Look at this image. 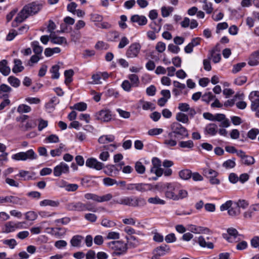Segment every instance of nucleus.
Returning <instances> with one entry per match:
<instances>
[{
  "mask_svg": "<svg viewBox=\"0 0 259 259\" xmlns=\"http://www.w3.org/2000/svg\"><path fill=\"white\" fill-rule=\"evenodd\" d=\"M42 4L37 2H33L25 6L18 14L14 21L17 23L23 22L30 15L36 14L42 9Z\"/></svg>",
  "mask_w": 259,
  "mask_h": 259,
  "instance_id": "1",
  "label": "nucleus"
},
{
  "mask_svg": "<svg viewBox=\"0 0 259 259\" xmlns=\"http://www.w3.org/2000/svg\"><path fill=\"white\" fill-rule=\"evenodd\" d=\"M116 203L123 204L135 207H142L146 204L145 199L141 197H125L119 201L114 200Z\"/></svg>",
  "mask_w": 259,
  "mask_h": 259,
  "instance_id": "2",
  "label": "nucleus"
},
{
  "mask_svg": "<svg viewBox=\"0 0 259 259\" xmlns=\"http://www.w3.org/2000/svg\"><path fill=\"white\" fill-rule=\"evenodd\" d=\"M108 245L117 255L125 253L127 250V244L122 241H112L108 243Z\"/></svg>",
  "mask_w": 259,
  "mask_h": 259,
  "instance_id": "3",
  "label": "nucleus"
},
{
  "mask_svg": "<svg viewBox=\"0 0 259 259\" xmlns=\"http://www.w3.org/2000/svg\"><path fill=\"white\" fill-rule=\"evenodd\" d=\"M153 166L151 168L150 172L154 174L155 177L152 178V180L156 181L158 177H161L163 174V169L160 168L161 161L157 157H154L152 160Z\"/></svg>",
  "mask_w": 259,
  "mask_h": 259,
  "instance_id": "4",
  "label": "nucleus"
},
{
  "mask_svg": "<svg viewBox=\"0 0 259 259\" xmlns=\"http://www.w3.org/2000/svg\"><path fill=\"white\" fill-rule=\"evenodd\" d=\"M172 131L171 132L176 137V135L181 136V138H188L189 134L187 129L183 126L181 124L176 122L172 123L171 126Z\"/></svg>",
  "mask_w": 259,
  "mask_h": 259,
  "instance_id": "5",
  "label": "nucleus"
},
{
  "mask_svg": "<svg viewBox=\"0 0 259 259\" xmlns=\"http://www.w3.org/2000/svg\"><path fill=\"white\" fill-rule=\"evenodd\" d=\"M96 119L101 122H109L112 119L110 111L107 109H103L97 112L95 115Z\"/></svg>",
  "mask_w": 259,
  "mask_h": 259,
  "instance_id": "6",
  "label": "nucleus"
},
{
  "mask_svg": "<svg viewBox=\"0 0 259 259\" xmlns=\"http://www.w3.org/2000/svg\"><path fill=\"white\" fill-rule=\"evenodd\" d=\"M141 45L139 43H133L128 48L126 52V56L128 58L137 57L140 53Z\"/></svg>",
  "mask_w": 259,
  "mask_h": 259,
  "instance_id": "7",
  "label": "nucleus"
},
{
  "mask_svg": "<svg viewBox=\"0 0 259 259\" xmlns=\"http://www.w3.org/2000/svg\"><path fill=\"white\" fill-rule=\"evenodd\" d=\"M169 251L170 248L167 245L157 247L154 250L151 259H160V256H164Z\"/></svg>",
  "mask_w": 259,
  "mask_h": 259,
  "instance_id": "8",
  "label": "nucleus"
},
{
  "mask_svg": "<svg viewBox=\"0 0 259 259\" xmlns=\"http://www.w3.org/2000/svg\"><path fill=\"white\" fill-rule=\"evenodd\" d=\"M227 234L224 235V238L229 242H236L239 241L238 237L239 236L236 229L231 228L227 230Z\"/></svg>",
  "mask_w": 259,
  "mask_h": 259,
  "instance_id": "9",
  "label": "nucleus"
},
{
  "mask_svg": "<svg viewBox=\"0 0 259 259\" xmlns=\"http://www.w3.org/2000/svg\"><path fill=\"white\" fill-rule=\"evenodd\" d=\"M166 190L165 192L166 198L177 201V189L175 187L170 183H166Z\"/></svg>",
  "mask_w": 259,
  "mask_h": 259,
  "instance_id": "10",
  "label": "nucleus"
},
{
  "mask_svg": "<svg viewBox=\"0 0 259 259\" xmlns=\"http://www.w3.org/2000/svg\"><path fill=\"white\" fill-rule=\"evenodd\" d=\"M237 155L240 157L241 163L246 165H250L255 162V160L252 156L246 155L245 153L242 150L237 152Z\"/></svg>",
  "mask_w": 259,
  "mask_h": 259,
  "instance_id": "11",
  "label": "nucleus"
},
{
  "mask_svg": "<svg viewBox=\"0 0 259 259\" xmlns=\"http://www.w3.org/2000/svg\"><path fill=\"white\" fill-rule=\"evenodd\" d=\"M69 170L68 165L64 162L60 163V164L55 167L54 169V175L56 177L60 176L62 174L68 173Z\"/></svg>",
  "mask_w": 259,
  "mask_h": 259,
  "instance_id": "12",
  "label": "nucleus"
},
{
  "mask_svg": "<svg viewBox=\"0 0 259 259\" xmlns=\"http://www.w3.org/2000/svg\"><path fill=\"white\" fill-rule=\"evenodd\" d=\"M85 164L88 167L100 170L104 167V164L94 158H89L87 160Z\"/></svg>",
  "mask_w": 259,
  "mask_h": 259,
  "instance_id": "13",
  "label": "nucleus"
},
{
  "mask_svg": "<svg viewBox=\"0 0 259 259\" xmlns=\"http://www.w3.org/2000/svg\"><path fill=\"white\" fill-rule=\"evenodd\" d=\"M84 203L81 202L69 203L66 205L67 209L71 211H84Z\"/></svg>",
  "mask_w": 259,
  "mask_h": 259,
  "instance_id": "14",
  "label": "nucleus"
},
{
  "mask_svg": "<svg viewBox=\"0 0 259 259\" xmlns=\"http://www.w3.org/2000/svg\"><path fill=\"white\" fill-rule=\"evenodd\" d=\"M176 137L174 134L169 132L167 136H165L163 144L168 147L175 146L177 144Z\"/></svg>",
  "mask_w": 259,
  "mask_h": 259,
  "instance_id": "15",
  "label": "nucleus"
},
{
  "mask_svg": "<svg viewBox=\"0 0 259 259\" xmlns=\"http://www.w3.org/2000/svg\"><path fill=\"white\" fill-rule=\"evenodd\" d=\"M0 203H12L16 204H21V200L16 196H9L5 197H0Z\"/></svg>",
  "mask_w": 259,
  "mask_h": 259,
  "instance_id": "16",
  "label": "nucleus"
},
{
  "mask_svg": "<svg viewBox=\"0 0 259 259\" xmlns=\"http://www.w3.org/2000/svg\"><path fill=\"white\" fill-rule=\"evenodd\" d=\"M51 41L54 44L67 45V40L64 37L57 36L55 33H52L50 35Z\"/></svg>",
  "mask_w": 259,
  "mask_h": 259,
  "instance_id": "17",
  "label": "nucleus"
},
{
  "mask_svg": "<svg viewBox=\"0 0 259 259\" xmlns=\"http://www.w3.org/2000/svg\"><path fill=\"white\" fill-rule=\"evenodd\" d=\"M131 21L132 22L138 23L140 25H144L147 22V20L146 17L138 15H134L132 16L131 18Z\"/></svg>",
  "mask_w": 259,
  "mask_h": 259,
  "instance_id": "18",
  "label": "nucleus"
},
{
  "mask_svg": "<svg viewBox=\"0 0 259 259\" xmlns=\"http://www.w3.org/2000/svg\"><path fill=\"white\" fill-rule=\"evenodd\" d=\"M83 239V237L77 235L72 237L70 240V243L72 247H80Z\"/></svg>",
  "mask_w": 259,
  "mask_h": 259,
  "instance_id": "19",
  "label": "nucleus"
},
{
  "mask_svg": "<svg viewBox=\"0 0 259 259\" xmlns=\"http://www.w3.org/2000/svg\"><path fill=\"white\" fill-rule=\"evenodd\" d=\"M125 239L130 248H136L140 244L139 240L134 236H126Z\"/></svg>",
  "mask_w": 259,
  "mask_h": 259,
  "instance_id": "20",
  "label": "nucleus"
},
{
  "mask_svg": "<svg viewBox=\"0 0 259 259\" xmlns=\"http://www.w3.org/2000/svg\"><path fill=\"white\" fill-rule=\"evenodd\" d=\"M7 64L8 62L6 60H3L0 62V72L5 76L8 75L11 71Z\"/></svg>",
  "mask_w": 259,
  "mask_h": 259,
  "instance_id": "21",
  "label": "nucleus"
},
{
  "mask_svg": "<svg viewBox=\"0 0 259 259\" xmlns=\"http://www.w3.org/2000/svg\"><path fill=\"white\" fill-rule=\"evenodd\" d=\"M153 189V186L150 184L137 183V191L143 193Z\"/></svg>",
  "mask_w": 259,
  "mask_h": 259,
  "instance_id": "22",
  "label": "nucleus"
},
{
  "mask_svg": "<svg viewBox=\"0 0 259 259\" xmlns=\"http://www.w3.org/2000/svg\"><path fill=\"white\" fill-rule=\"evenodd\" d=\"M40 206H51L57 207L59 205V202L58 200H53L51 199H45L39 202Z\"/></svg>",
  "mask_w": 259,
  "mask_h": 259,
  "instance_id": "23",
  "label": "nucleus"
},
{
  "mask_svg": "<svg viewBox=\"0 0 259 259\" xmlns=\"http://www.w3.org/2000/svg\"><path fill=\"white\" fill-rule=\"evenodd\" d=\"M114 139L115 137L113 135H103L99 138L98 142L100 144H106L108 143L114 142Z\"/></svg>",
  "mask_w": 259,
  "mask_h": 259,
  "instance_id": "24",
  "label": "nucleus"
},
{
  "mask_svg": "<svg viewBox=\"0 0 259 259\" xmlns=\"http://www.w3.org/2000/svg\"><path fill=\"white\" fill-rule=\"evenodd\" d=\"M33 51L35 54L41 56L43 51V48L39 45V43L37 41H32L31 44Z\"/></svg>",
  "mask_w": 259,
  "mask_h": 259,
  "instance_id": "25",
  "label": "nucleus"
},
{
  "mask_svg": "<svg viewBox=\"0 0 259 259\" xmlns=\"http://www.w3.org/2000/svg\"><path fill=\"white\" fill-rule=\"evenodd\" d=\"M14 66L12 69L14 73H16L20 72L24 69V67L22 65V62L20 60L16 59L14 60Z\"/></svg>",
  "mask_w": 259,
  "mask_h": 259,
  "instance_id": "26",
  "label": "nucleus"
},
{
  "mask_svg": "<svg viewBox=\"0 0 259 259\" xmlns=\"http://www.w3.org/2000/svg\"><path fill=\"white\" fill-rule=\"evenodd\" d=\"M197 242L199 245L202 247H207L212 249L213 248V244L211 242H206L204 238L202 236H200L198 238Z\"/></svg>",
  "mask_w": 259,
  "mask_h": 259,
  "instance_id": "27",
  "label": "nucleus"
},
{
  "mask_svg": "<svg viewBox=\"0 0 259 259\" xmlns=\"http://www.w3.org/2000/svg\"><path fill=\"white\" fill-rule=\"evenodd\" d=\"M148 202L150 204H159V205H164L166 203L165 200L160 199L157 196H155V197H150L148 199Z\"/></svg>",
  "mask_w": 259,
  "mask_h": 259,
  "instance_id": "28",
  "label": "nucleus"
},
{
  "mask_svg": "<svg viewBox=\"0 0 259 259\" xmlns=\"http://www.w3.org/2000/svg\"><path fill=\"white\" fill-rule=\"evenodd\" d=\"M217 125L214 123L207 125L205 127V131L208 135H215L217 133Z\"/></svg>",
  "mask_w": 259,
  "mask_h": 259,
  "instance_id": "29",
  "label": "nucleus"
},
{
  "mask_svg": "<svg viewBox=\"0 0 259 259\" xmlns=\"http://www.w3.org/2000/svg\"><path fill=\"white\" fill-rule=\"evenodd\" d=\"M179 177L184 180H187L191 177V171L188 169L181 170L179 172Z\"/></svg>",
  "mask_w": 259,
  "mask_h": 259,
  "instance_id": "30",
  "label": "nucleus"
},
{
  "mask_svg": "<svg viewBox=\"0 0 259 259\" xmlns=\"http://www.w3.org/2000/svg\"><path fill=\"white\" fill-rule=\"evenodd\" d=\"M208 57H210V60L212 59L214 63L219 62L221 59V54L217 52L215 50L210 51V55Z\"/></svg>",
  "mask_w": 259,
  "mask_h": 259,
  "instance_id": "31",
  "label": "nucleus"
},
{
  "mask_svg": "<svg viewBox=\"0 0 259 259\" xmlns=\"http://www.w3.org/2000/svg\"><path fill=\"white\" fill-rule=\"evenodd\" d=\"M176 119L183 123H188L189 122V118L187 115L182 113L179 112L176 114Z\"/></svg>",
  "mask_w": 259,
  "mask_h": 259,
  "instance_id": "32",
  "label": "nucleus"
},
{
  "mask_svg": "<svg viewBox=\"0 0 259 259\" xmlns=\"http://www.w3.org/2000/svg\"><path fill=\"white\" fill-rule=\"evenodd\" d=\"M74 74V71L72 69H69L65 71L64 76L65 77V83L66 84H69L72 81V77Z\"/></svg>",
  "mask_w": 259,
  "mask_h": 259,
  "instance_id": "33",
  "label": "nucleus"
},
{
  "mask_svg": "<svg viewBox=\"0 0 259 259\" xmlns=\"http://www.w3.org/2000/svg\"><path fill=\"white\" fill-rule=\"evenodd\" d=\"M16 230L15 222H9L5 225L4 232L9 233L10 232H14Z\"/></svg>",
  "mask_w": 259,
  "mask_h": 259,
  "instance_id": "34",
  "label": "nucleus"
},
{
  "mask_svg": "<svg viewBox=\"0 0 259 259\" xmlns=\"http://www.w3.org/2000/svg\"><path fill=\"white\" fill-rule=\"evenodd\" d=\"M60 66L58 65H55L52 66L50 70V72L52 73V78L53 79H58L60 76V73L59 70Z\"/></svg>",
  "mask_w": 259,
  "mask_h": 259,
  "instance_id": "35",
  "label": "nucleus"
},
{
  "mask_svg": "<svg viewBox=\"0 0 259 259\" xmlns=\"http://www.w3.org/2000/svg\"><path fill=\"white\" fill-rule=\"evenodd\" d=\"M240 210L236 205L232 207L231 206L228 211V214L231 217L237 216L240 214Z\"/></svg>",
  "mask_w": 259,
  "mask_h": 259,
  "instance_id": "36",
  "label": "nucleus"
},
{
  "mask_svg": "<svg viewBox=\"0 0 259 259\" xmlns=\"http://www.w3.org/2000/svg\"><path fill=\"white\" fill-rule=\"evenodd\" d=\"M8 81L9 83L14 88H18L20 84V80L13 76H10L9 77Z\"/></svg>",
  "mask_w": 259,
  "mask_h": 259,
  "instance_id": "37",
  "label": "nucleus"
},
{
  "mask_svg": "<svg viewBox=\"0 0 259 259\" xmlns=\"http://www.w3.org/2000/svg\"><path fill=\"white\" fill-rule=\"evenodd\" d=\"M179 146L182 148L191 149L194 147V143L192 140L182 141L179 143Z\"/></svg>",
  "mask_w": 259,
  "mask_h": 259,
  "instance_id": "38",
  "label": "nucleus"
},
{
  "mask_svg": "<svg viewBox=\"0 0 259 259\" xmlns=\"http://www.w3.org/2000/svg\"><path fill=\"white\" fill-rule=\"evenodd\" d=\"M237 205V207L240 208L245 209L249 206V202L244 199H239L234 204Z\"/></svg>",
  "mask_w": 259,
  "mask_h": 259,
  "instance_id": "39",
  "label": "nucleus"
},
{
  "mask_svg": "<svg viewBox=\"0 0 259 259\" xmlns=\"http://www.w3.org/2000/svg\"><path fill=\"white\" fill-rule=\"evenodd\" d=\"M23 154L25 160L27 159L32 160L36 158V155L32 149L29 150L25 152H23Z\"/></svg>",
  "mask_w": 259,
  "mask_h": 259,
  "instance_id": "40",
  "label": "nucleus"
},
{
  "mask_svg": "<svg viewBox=\"0 0 259 259\" xmlns=\"http://www.w3.org/2000/svg\"><path fill=\"white\" fill-rule=\"evenodd\" d=\"M173 11L174 8L172 7H162L161 8V15L163 17H167Z\"/></svg>",
  "mask_w": 259,
  "mask_h": 259,
  "instance_id": "41",
  "label": "nucleus"
},
{
  "mask_svg": "<svg viewBox=\"0 0 259 259\" xmlns=\"http://www.w3.org/2000/svg\"><path fill=\"white\" fill-rule=\"evenodd\" d=\"M259 57L256 56V55L254 54V53H252V54L250 55L249 61H248V64L250 66H255L257 65L259 62H258Z\"/></svg>",
  "mask_w": 259,
  "mask_h": 259,
  "instance_id": "42",
  "label": "nucleus"
},
{
  "mask_svg": "<svg viewBox=\"0 0 259 259\" xmlns=\"http://www.w3.org/2000/svg\"><path fill=\"white\" fill-rule=\"evenodd\" d=\"M12 91V88L6 84H2L0 85V94L5 93L4 96H8V94Z\"/></svg>",
  "mask_w": 259,
  "mask_h": 259,
  "instance_id": "43",
  "label": "nucleus"
},
{
  "mask_svg": "<svg viewBox=\"0 0 259 259\" xmlns=\"http://www.w3.org/2000/svg\"><path fill=\"white\" fill-rule=\"evenodd\" d=\"M135 168L136 171L140 174H143L145 171V167L140 161H137L135 163Z\"/></svg>",
  "mask_w": 259,
  "mask_h": 259,
  "instance_id": "44",
  "label": "nucleus"
},
{
  "mask_svg": "<svg viewBox=\"0 0 259 259\" xmlns=\"http://www.w3.org/2000/svg\"><path fill=\"white\" fill-rule=\"evenodd\" d=\"M31 111V108L25 104L20 105L17 108V112L20 113H28Z\"/></svg>",
  "mask_w": 259,
  "mask_h": 259,
  "instance_id": "45",
  "label": "nucleus"
},
{
  "mask_svg": "<svg viewBox=\"0 0 259 259\" xmlns=\"http://www.w3.org/2000/svg\"><path fill=\"white\" fill-rule=\"evenodd\" d=\"M128 79L132 82V85L134 87H137L139 83V79L138 75L135 74H132L128 75Z\"/></svg>",
  "mask_w": 259,
  "mask_h": 259,
  "instance_id": "46",
  "label": "nucleus"
},
{
  "mask_svg": "<svg viewBox=\"0 0 259 259\" xmlns=\"http://www.w3.org/2000/svg\"><path fill=\"white\" fill-rule=\"evenodd\" d=\"M235 159L233 158L232 159H229L226 161H225L223 166L226 168H232L235 166Z\"/></svg>",
  "mask_w": 259,
  "mask_h": 259,
  "instance_id": "47",
  "label": "nucleus"
},
{
  "mask_svg": "<svg viewBox=\"0 0 259 259\" xmlns=\"http://www.w3.org/2000/svg\"><path fill=\"white\" fill-rule=\"evenodd\" d=\"M127 18L125 15H122L120 17V20L118 22L119 27L122 29H125L127 27V25L125 23Z\"/></svg>",
  "mask_w": 259,
  "mask_h": 259,
  "instance_id": "48",
  "label": "nucleus"
},
{
  "mask_svg": "<svg viewBox=\"0 0 259 259\" xmlns=\"http://www.w3.org/2000/svg\"><path fill=\"white\" fill-rule=\"evenodd\" d=\"M254 211L253 210L251 206L250 208L243 212V216L245 219L250 220L252 219Z\"/></svg>",
  "mask_w": 259,
  "mask_h": 259,
  "instance_id": "49",
  "label": "nucleus"
},
{
  "mask_svg": "<svg viewBox=\"0 0 259 259\" xmlns=\"http://www.w3.org/2000/svg\"><path fill=\"white\" fill-rule=\"evenodd\" d=\"M41 59V56H39L38 55L34 54L32 55L29 62H28V65L29 66H32L34 63H37L40 59Z\"/></svg>",
  "mask_w": 259,
  "mask_h": 259,
  "instance_id": "50",
  "label": "nucleus"
},
{
  "mask_svg": "<svg viewBox=\"0 0 259 259\" xmlns=\"http://www.w3.org/2000/svg\"><path fill=\"white\" fill-rule=\"evenodd\" d=\"M189 229L191 232L195 234H200L205 230L201 227H197L195 225H190Z\"/></svg>",
  "mask_w": 259,
  "mask_h": 259,
  "instance_id": "51",
  "label": "nucleus"
},
{
  "mask_svg": "<svg viewBox=\"0 0 259 259\" xmlns=\"http://www.w3.org/2000/svg\"><path fill=\"white\" fill-rule=\"evenodd\" d=\"M188 196V192L185 190H177V200L182 199Z\"/></svg>",
  "mask_w": 259,
  "mask_h": 259,
  "instance_id": "52",
  "label": "nucleus"
},
{
  "mask_svg": "<svg viewBox=\"0 0 259 259\" xmlns=\"http://www.w3.org/2000/svg\"><path fill=\"white\" fill-rule=\"evenodd\" d=\"M155 49L159 53H163L166 49L165 44L162 41L158 42L156 45Z\"/></svg>",
  "mask_w": 259,
  "mask_h": 259,
  "instance_id": "53",
  "label": "nucleus"
},
{
  "mask_svg": "<svg viewBox=\"0 0 259 259\" xmlns=\"http://www.w3.org/2000/svg\"><path fill=\"white\" fill-rule=\"evenodd\" d=\"M18 176L21 177L23 180L26 181L31 179V176H30L29 172L28 171L21 170L19 171Z\"/></svg>",
  "mask_w": 259,
  "mask_h": 259,
  "instance_id": "54",
  "label": "nucleus"
},
{
  "mask_svg": "<svg viewBox=\"0 0 259 259\" xmlns=\"http://www.w3.org/2000/svg\"><path fill=\"white\" fill-rule=\"evenodd\" d=\"M109 48V46L106 42L99 41L95 45V48L97 50H107Z\"/></svg>",
  "mask_w": 259,
  "mask_h": 259,
  "instance_id": "55",
  "label": "nucleus"
},
{
  "mask_svg": "<svg viewBox=\"0 0 259 259\" xmlns=\"http://www.w3.org/2000/svg\"><path fill=\"white\" fill-rule=\"evenodd\" d=\"M259 134V130L257 128H252L250 130L247 134V136L251 140L256 138V136Z\"/></svg>",
  "mask_w": 259,
  "mask_h": 259,
  "instance_id": "56",
  "label": "nucleus"
},
{
  "mask_svg": "<svg viewBox=\"0 0 259 259\" xmlns=\"http://www.w3.org/2000/svg\"><path fill=\"white\" fill-rule=\"evenodd\" d=\"M74 109L80 111H84L87 109V105L85 103L80 102L75 104L73 107Z\"/></svg>",
  "mask_w": 259,
  "mask_h": 259,
  "instance_id": "57",
  "label": "nucleus"
},
{
  "mask_svg": "<svg viewBox=\"0 0 259 259\" xmlns=\"http://www.w3.org/2000/svg\"><path fill=\"white\" fill-rule=\"evenodd\" d=\"M111 194L108 193L102 196H99V202L108 201L112 198Z\"/></svg>",
  "mask_w": 259,
  "mask_h": 259,
  "instance_id": "58",
  "label": "nucleus"
},
{
  "mask_svg": "<svg viewBox=\"0 0 259 259\" xmlns=\"http://www.w3.org/2000/svg\"><path fill=\"white\" fill-rule=\"evenodd\" d=\"M65 190L67 191H75L78 188V186L75 184H67L64 185Z\"/></svg>",
  "mask_w": 259,
  "mask_h": 259,
  "instance_id": "59",
  "label": "nucleus"
},
{
  "mask_svg": "<svg viewBox=\"0 0 259 259\" xmlns=\"http://www.w3.org/2000/svg\"><path fill=\"white\" fill-rule=\"evenodd\" d=\"M18 34V32L15 29H12L10 31L9 33L7 36L6 40L8 41L12 40Z\"/></svg>",
  "mask_w": 259,
  "mask_h": 259,
  "instance_id": "60",
  "label": "nucleus"
},
{
  "mask_svg": "<svg viewBox=\"0 0 259 259\" xmlns=\"http://www.w3.org/2000/svg\"><path fill=\"white\" fill-rule=\"evenodd\" d=\"M129 43L130 41L126 37L123 36L121 38L118 47L119 49H122L124 48L126 45H127Z\"/></svg>",
  "mask_w": 259,
  "mask_h": 259,
  "instance_id": "61",
  "label": "nucleus"
},
{
  "mask_svg": "<svg viewBox=\"0 0 259 259\" xmlns=\"http://www.w3.org/2000/svg\"><path fill=\"white\" fill-rule=\"evenodd\" d=\"M251 107L252 110H259V98H252Z\"/></svg>",
  "mask_w": 259,
  "mask_h": 259,
  "instance_id": "62",
  "label": "nucleus"
},
{
  "mask_svg": "<svg viewBox=\"0 0 259 259\" xmlns=\"http://www.w3.org/2000/svg\"><path fill=\"white\" fill-rule=\"evenodd\" d=\"M71 40L74 42L78 41L81 38V33L79 31H74L71 34Z\"/></svg>",
  "mask_w": 259,
  "mask_h": 259,
  "instance_id": "63",
  "label": "nucleus"
},
{
  "mask_svg": "<svg viewBox=\"0 0 259 259\" xmlns=\"http://www.w3.org/2000/svg\"><path fill=\"white\" fill-rule=\"evenodd\" d=\"M250 244L253 248H258L259 249V236H254L250 240Z\"/></svg>",
  "mask_w": 259,
  "mask_h": 259,
  "instance_id": "64",
  "label": "nucleus"
}]
</instances>
